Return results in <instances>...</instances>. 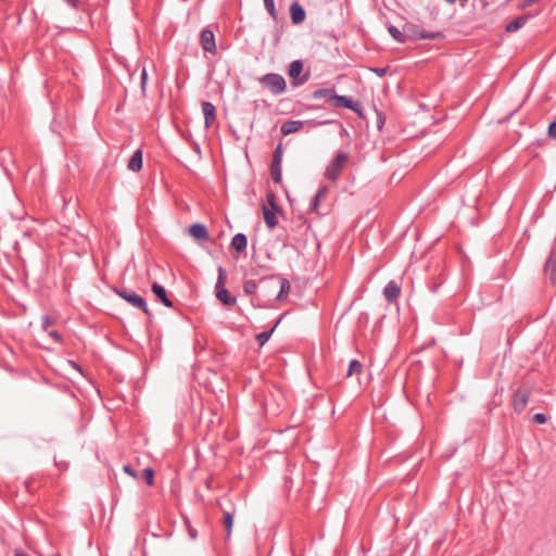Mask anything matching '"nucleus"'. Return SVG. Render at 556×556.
<instances>
[{
	"label": "nucleus",
	"mask_w": 556,
	"mask_h": 556,
	"mask_svg": "<svg viewBox=\"0 0 556 556\" xmlns=\"http://www.w3.org/2000/svg\"><path fill=\"white\" fill-rule=\"evenodd\" d=\"M114 292L132 307L141 309L149 319L153 317L148 307L147 301L136 291L128 288H115Z\"/></svg>",
	"instance_id": "nucleus-1"
},
{
	"label": "nucleus",
	"mask_w": 556,
	"mask_h": 556,
	"mask_svg": "<svg viewBox=\"0 0 556 556\" xmlns=\"http://www.w3.org/2000/svg\"><path fill=\"white\" fill-rule=\"evenodd\" d=\"M258 83L270 91L274 96L286 92L287 84L282 75L277 73H268L257 78Z\"/></svg>",
	"instance_id": "nucleus-2"
},
{
	"label": "nucleus",
	"mask_w": 556,
	"mask_h": 556,
	"mask_svg": "<svg viewBox=\"0 0 556 556\" xmlns=\"http://www.w3.org/2000/svg\"><path fill=\"white\" fill-rule=\"evenodd\" d=\"M225 283L226 271L222 266H219L217 281L215 283L216 299L226 306H233L237 303V299L225 288Z\"/></svg>",
	"instance_id": "nucleus-3"
},
{
	"label": "nucleus",
	"mask_w": 556,
	"mask_h": 556,
	"mask_svg": "<svg viewBox=\"0 0 556 556\" xmlns=\"http://www.w3.org/2000/svg\"><path fill=\"white\" fill-rule=\"evenodd\" d=\"M348 162L349 154L346 152L339 151L326 167L325 177L330 181H336Z\"/></svg>",
	"instance_id": "nucleus-4"
},
{
	"label": "nucleus",
	"mask_w": 556,
	"mask_h": 556,
	"mask_svg": "<svg viewBox=\"0 0 556 556\" xmlns=\"http://www.w3.org/2000/svg\"><path fill=\"white\" fill-rule=\"evenodd\" d=\"M405 39L409 38L413 40H421V39H443L445 36L442 31H427L424 29H419V27L415 24H405L404 26Z\"/></svg>",
	"instance_id": "nucleus-5"
},
{
	"label": "nucleus",
	"mask_w": 556,
	"mask_h": 556,
	"mask_svg": "<svg viewBox=\"0 0 556 556\" xmlns=\"http://www.w3.org/2000/svg\"><path fill=\"white\" fill-rule=\"evenodd\" d=\"M303 68L304 64L302 60H294L289 64L288 75L290 78H292V87L296 88L308 81L311 76L309 72H306L305 74L301 75Z\"/></svg>",
	"instance_id": "nucleus-6"
},
{
	"label": "nucleus",
	"mask_w": 556,
	"mask_h": 556,
	"mask_svg": "<svg viewBox=\"0 0 556 556\" xmlns=\"http://www.w3.org/2000/svg\"><path fill=\"white\" fill-rule=\"evenodd\" d=\"M305 123L311 124L312 126H324L336 123V121L327 119V121H287L281 125L280 131L283 136H288L299 131Z\"/></svg>",
	"instance_id": "nucleus-7"
},
{
	"label": "nucleus",
	"mask_w": 556,
	"mask_h": 556,
	"mask_svg": "<svg viewBox=\"0 0 556 556\" xmlns=\"http://www.w3.org/2000/svg\"><path fill=\"white\" fill-rule=\"evenodd\" d=\"M334 108H345L350 109L359 116L363 115V110L358 102L354 101L351 97L348 96H339L334 92L333 97H331V103Z\"/></svg>",
	"instance_id": "nucleus-8"
},
{
	"label": "nucleus",
	"mask_w": 556,
	"mask_h": 556,
	"mask_svg": "<svg viewBox=\"0 0 556 556\" xmlns=\"http://www.w3.org/2000/svg\"><path fill=\"white\" fill-rule=\"evenodd\" d=\"M531 390L529 388H519L513 394V407L517 414L525 410L528 405Z\"/></svg>",
	"instance_id": "nucleus-9"
},
{
	"label": "nucleus",
	"mask_w": 556,
	"mask_h": 556,
	"mask_svg": "<svg viewBox=\"0 0 556 556\" xmlns=\"http://www.w3.org/2000/svg\"><path fill=\"white\" fill-rule=\"evenodd\" d=\"M544 275L552 285H556V245L551 250L544 264Z\"/></svg>",
	"instance_id": "nucleus-10"
},
{
	"label": "nucleus",
	"mask_w": 556,
	"mask_h": 556,
	"mask_svg": "<svg viewBox=\"0 0 556 556\" xmlns=\"http://www.w3.org/2000/svg\"><path fill=\"white\" fill-rule=\"evenodd\" d=\"M200 41H201L202 49L205 52L216 53L215 36L211 29H208V28L202 29L201 36H200Z\"/></svg>",
	"instance_id": "nucleus-11"
},
{
	"label": "nucleus",
	"mask_w": 556,
	"mask_h": 556,
	"mask_svg": "<svg viewBox=\"0 0 556 556\" xmlns=\"http://www.w3.org/2000/svg\"><path fill=\"white\" fill-rule=\"evenodd\" d=\"M400 294L401 287L394 280H390L383 288V295L388 303H393L400 296Z\"/></svg>",
	"instance_id": "nucleus-12"
},
{
	"label": "nucleus",
	"mask_w": 556,
	"mask_h": 556,
	"mask_svg": "<svg viewBox=\"0 0 556 556\" xmlns=\"http://www.w3.org/2000/svg\"><path fill=\"white\" fill-rule=\"evenodd\" d=\"M202 112L204 115V124L205 127L208 128L213 125V123L216 119V109L215 105L210 101H203L202 104Z\"/></svg>",
	"instance_id": "nucleus-13"
},
{
	"label": "nucleus",
	"mask_w": 556,
	"mask_h": 556,
	"mask_svg": "<svg viewBox=\"0 0 556 556\" xmlns=\"http://www.w3.org/2000/svg\"><path fill=\"white\" fill-rule=\"evenodd\" d=\"M290 17L295 25L303 23L306 17L304 8L296 1L290 5Z\"/></svg>",
	"instance_id": "nucleus-14"
},
{
	"label": "nucleus",
	"mask_w": 556,
	"mask_h": 556,
	"mask_svg": "<svg viewBox=\"0 0 556 556\" xmlns=\"http://www.w3.org/2000/svg\"><path fill=\"white\" fill-rule=\"evenodd\" d=\"M533 16H534L533 14L528 13V14H523V15L516 17L515 20H513L505 26L506 33H515V31L519 30Z\"/></svg>",
	"instance_id": "nucleus-15"
},
{
	"label": "nucleus",
	"mask_w": 556,
	"mask_h": 556,
	"mask_svg": "<svg viewBox=\"0 0 556 556\" xmlns=\"http://www.w3.org/2000/svg\"><path fill=\"white\" fill-rule=\"evenodd\" d=\"M151 290L153 292V294L166 306V307H173V302L172 300L168 298L167 295V292H166V289L157 283V282H153L152 286H151Z\"/></svg>",
	"instance_id": "nucleus-16"
},
{
	"label": "nucleus",
	"mask_w": 556,
	"mask_h": 556,
	"mask_svg": "<svg viewBox=\"0 0 556 556\" xmlns=\"http://www.w3.org/2000/svg\"><path fill=\"white\" fill-rule=\"evenodd\" d=\"M189 233L197 240H207L208 231L205 225L203 224H193L189 227Z\"/></svg>",
	"instance_id": "nucleus-17"
},
{
	"label": "nucleus",
	"mask_w": 556,
	"mask_h": 556,
	"mask_svg": "<svg viewBox=\"0 0 556 556\" xmlns=\"http://www.w3.org/2000/svg\"><path fill=\"white\" fill-rule=\"evenodd\" d=\"M127 168L134 173H137L142 168V150L141 149H138L134 152L130 160L128 161Z\"/></svg>",
	"instance_id": "nucleus-18"
},
{
	"label": "nucleus",
	"mask_w": 556,
	"mask_h": 556,
	"mask_svg": "<svg viewBox=\"0 0 556 556\" xmlns=\"http://www.w3.org/2000/svg\"><path fill=\"white\" fill-rule=\"evenodd\" d=\"M262 210L266 226L269 229L275 228L278 225L276 213H279L280 211H271L267 205H263Z\"/></svg>",
	"instance_id": "nucleus-19"
},
{
	"label": "nucleus",
	"mask_w": 556,
	"mask_h": 556,
	"mask_svg": "<svg viewBox=\"0 0 556 556\" xmlns=\"http://www.w3.org/2000/svg\"><path fill=\"white\" fill-rule=\"evenodd\" d=\"M231 248L236 250L237 252H243L247 249L248 245V238L244 233H237L232 237Z\"/></svg>",
	"instance_id": "nucleus-20"
},
{
	"label": "nucleus",
	"mask_w": 556,
	"mask_h": 556,
	"mask_svg": "<svg viewBox=\"0 0 556 556\" xmlns=\"http://www.w3.org/2000/svg\"><path fill=\"white\" fill-rule=\"evenodd\" d=\"M233 518H235V509L224 510L223 525L226 530V539H229L231 535Z\"/></svg>",
	"instance_id": "nucleus-21"
},
{
	"label": "nucleus",
	"mask_w": 556,
	"mask_h": 556,
	"mask_svg": "<svg viewBox=\"0 0 556 556\" xmlns=\"http://www.w3.org/2000/svg\"><path fill=\"white\" fill-rule=\"evenodd\" d=\"M333 88H320L312 93L313 99H325L327 103H331V97L334 94Z\"/></svg>",
	"instance_id": "nucleus-22"
},
{
	"label": "nucleus",
	"mask_w": 556,
	"mask_h": 556,
	"mask_svg": "<svg viewBox=\"0 0 556 556\" xmlns=\"http://www.w3.org/2000/svg\"><path fill=\"white\" fill-rule=\"evenodd\" d=\"M328 192L329 188L327 186H323L317 190L311 203V211L317 212L321 199H324Z\"/></svg>",
	"instance_id": "nucleus-23"
},
{
	"label": "nucleus",
	"mask_w": 556,
	"mask_h": 556,
	"mask_svg": "<svg viewBox=\"0 0 556 556\" xmlns=\"http://www.w3.org/2000/svg\"><path fill=\"white\" fill-rule=\"evenodd\" d=\"M281 319H282V316H280V318L274 324V326L269 330L263 331L256 336V340H257L260 346H263L270 339L271 334L274 333V331L278 327V325L280 324Z\"/></svg>",
	"instance_id": "nucleus-24"
},
{
	"label": "nucleus",
	"mask_w": 556,
	"mask_h": 556,
	"mask_svg": "<svg viewBox=\"0 0 556 556\" xmlns=\"http://www.w3.org/2000/svg\"><path fill=\"white\" fill-rule=\"evenodd\" d=\"M279 283H280V290H279L278 294L276 295V300L282 301L288 296V293L290 291V282L287 278L280 277Z\"/></svg>",
	"instance_id": "nucleus-25"
},
{
	"label": "nucleus",
	"mask_w": 556,
	"mask_h": 556,
	"mask_svg": "<svg viewBox=\"0 0 556 556\" xmlns=\"http://www.w3.org/2000/svg\"><path fill=\"white\" fill-rule=\"evenodd\" d=\"M388 31H389V34L391 35V37L395 41H397L400 43H404L405 42V33H404V30L401 31L397 27H395L393 25H390L388 27Z\"/></svg>",
	"instance_id": "nucleus-26"
},
{
	"label": "nucleus",
	"mask_w": 556,
	"mask_h": 556,
	"mask_svg": "<svg viewBox=\"0 0 556 556\" xmlns=\"http://www.w3.org/2000/svg\"><path fill=\"white\" fill-rule=\"evenodd\" d=\"M363 370V365L357 359H352L349 364V368L346 371V377H351L353 375H359Z\"/></svg>",
	"instance_id": "nucleus-27"
},
{
	"label": "nucleus",
	"mask_w": 556,
	"mask_h": 556,
	"mask_svg": "<svg viewBox=\"0 0 556 556\" xmlns=\"http://www.w3.org/2000/svg\"><path fill=\"white\" fill-rule=\"evenodd\" d=\"M270 176L274 182L279 184L282 179V170L281 165L273 164L270 165Z\"/></svg>",
	"instance_id": "nucleus-28"
},
{
	"label": "nucleus",
	"mask_w": 556,
	"mask_h": 556,
	"mask_svg": "<svg viewBox=\"0 0 556 556\" xmlns=\"http://www.w3.org/2000/svg\"><path fill=\"white\" fill-rule=\"evenodd\" d=\"M257 289V283L255 280H247L243 283V291L247 295H253L255 294Z\"/></svg>",
	"instance_id": "nucleus-29"
},
{
	"label": "nucleus",
	"mask_w": 556,
	"mask_h": 556,
	"mask_svg": "<svg viewBox=\"0 0 556 556\" xmlns=\"http://www.w3.org/2000/svg\"><path fill=\"white\" fill-rule=\"evenodd\" d=\"M282 155H283L282 144L279 143L276 147V149H275V151L273 153V161H271V163L273 164H277V165H281V163H282Z\"/></svg>",
	"instance_id": "nucleus-30"
},
{
	"label": "nucleus",
	"mask_w": 556,
	"mask_h": 556,
	"mask_svg": "<svg viewBox=\"0 0 556 556\" xmlns=\"http://www.w3.org/2000/svg\"><path fill=\"white\" fill-rule=\"evenodd\" d=\"M264 7L274 21L277 20L275 0H264Z\"/></svg>",
	"instance_id": "nucleus-31"
},
{
	"label": "nucleus",
	"mask_w": 556,
	"mask_h": 556,
	"mask_svg": "<svg viewBox=\"0 0 556 556\" xmlns=\"http://www.w3.org/2000/svg\"><path fill=\"white\" fill-rule=\"evenodd\" d=\"M142 477L146 480L148 485H153L154 483V470L151 467H147L142 471Z\"/></svg>",
	"instance_id": "nucleus-32"
},
{
	"label": "nucleus",
	"mask_w": 556,
	"mask_h": 556,
	"mask_svg": "<svg viewBox=\"0 0 556 556\" xmlns=\"http://www.w3.org/2000/svg\"><path fill=\"white\" fill-rule=\"evenodd\" d=\"M266 200L271 211H281V208L278 206L276 202V195L273 192L267 193Z\"/></svg>",
	"instance_id": "nucleus-33"
},
{
	"label": "nucleus",
	"mask_w": 556,
	"mask_h": 556,
	"mask_svg": "<svg viewBox=\"0 0 556 556\" xmlns=\"http://www.w3.org/2000/svg\"><path fill=\"white\" fill-rule=\"evenodd\" d=\"M185 526L188 531V535L191 540H195L198 536V531L195 528L191 525L190 520L188 518H185Z\"/></svg>",
	"instance_id": "nucleus-34"
},
{
	"label": "nucleus",
	"mask_w": 556,
	"mask_h": 556,
	"mask_svg": "<svg viewBox=\"0 0 556 556\" xmlns=\"http://www.w3.org/2000/svg\"><path fill=\"white\" fill-rule=\"evenodd\" d=\"M533 421L538 425H543L547 421V417L543 413H538L533 416Z\"/></svg>",
	"instance_id": "nucleus-35"
},
{
	"label": "nucleus",
	"mask_w": 556,
	"mask_h": 556,
	"mask_svg": "<svg viewBox=\"0 0 556 556\" xmlns=\"http://www.w3.org/2000/svg\"><path fill=\"white\" fill-rule=\"evenodd\" d=\"M123 471L135 479L138 478L137 471L134 469L131 465H124Z\"/></svg>",
	"instance_id": "nucleus-36"
},
{
	"label": "nucleus",
	"mask_w": 556,
	"mask_h": 556,
	"mask_svg": "<svg viewBox=\"0 0 556 556\" xmlns=\"http://www.w3.org/2000/svg\"><path fill=\"white\" fill-rule=\"evenodd\" d=\"M547 135L549 138L556 140V119L548 125Z\"/></svg>",
	"instance_id": "nucleus-37"
},
{
	"label": "nucleus",
	"mask_w": 556,
	"mask_h": 556,
	"mask_svg": "<svg viewBox=\"0 0 556 556\" xmlns=\"http://www.w3.org/2000/svg\"><path fill=\"white\" fill-rule=\"evenodd\" d=\"M539 0H521L518 4V9L519 10H525L529 7H531L532 4L536 3Z\"/></svg>",
	"instance_id": "nucleus-38"
},
{
	"label": "nucleus",
	"mask_w": 556,
	"mask_h": 556,
	"mask_svg": "<svg viewBox=\"0 0 556 556\" xmlns=\"http://www.w3.org/2000/svg\"><path fill=\"white\" fill-rule=\"evenodd\" d=\"M371 71L374 73H376L379 77H383L387 74L388 68L387 67H374V68H371Z\"/></svg>",
	"instance_id": "nucleus-39"
},
{
	"label": "nucleus",
	"mask_w": 556,
	"mask_h": 556,
	"mask_svg": "<svg viewBox=\"0 0 556 556\" xmlns=\"http://www.w3.org/2000/svg\"><path fill=\"white\" fill-rule=\"evenodd\" d=\"M63 1L66 2L74 10H77L79 7L78 0H63Z\"/></svg>",
	"instance_id": "nucleus-40"
},
{
	"label": "nucleus",
	"mask_w": 556,
	"mask_h": 556,
	"mask_svg": "<svg viewBox=\"0 0 556 556\" xmlns=\"http://www.w3.org/2000/svg\"><path fill=\"white\" fill-rule=\"evenodd\" d=\"M49 336L55 339L56 341H61V334L56 330H52L49 332Z\"/></svg>",
	"instance_id": "nucleus-41"
},
{
	"label": "nucleus",
	"mask_w": 556,
	"mask_h": 556,
	"mask_svg": "<svg viewBox=\"0 0 556 556\" xmlns=\"http://www.w3.org/2000/svg\"><path fill=\"white\" fill-rule=\"evenodd\" d=\"M276 279V276L275 275H271V276H268V277H264L261 279V282H264V281H267V280H274Z\"/></svg>",
	"instance_id": "nucleus-42"
},
{
	"label": "nucleus",
	"mask_w": 556,
	"mask_h": 556,
	"mask_svg": "<svg viewBox=\"0 0 556 556\" xmlns=\"http://www.w3.org/2000/svg\"><path fill=\"white\" fill-rule=\"evenodd\" d=\"M141 79H142V84H144V83H146V79H147V73H146V70H143V71H142Z\"/></svg>",
	"instance_id": "nucleus-43"
},
{
	"label": "nucleus",
	"mask_w": 556,
	"mask_h": 556,
	"mask_svg": "<svg viewBox=\"0 0 556 556\" xmlns=\"http://www.w3.org/2000/svg\"><path fill=\"white\" fill-rule=\"evenodd\" d=\"M383 125V119L381 118V116L379 115V118H378V128L381 129Z\"/></svg>",
	"instance_id": "nucleus-44"
},
{
	"label": "nucleus",
	"mask_w": 556,
	"mask_h": 556,
	"mask_svg": "<svg viewBox=\"0 0 556 556\" xmlns=\"http://www.w3.org/2000/svg\"><path fill=\"white\" fill-rule=\"evenodd\" d=\"M446 3L448 4H454L455 3V0H444Z\"/></svg>",
	"instance_id": "nucleus-45"
},
{
	"label": "nucleus",
	"mask_w": 556,
	"mask_h": 556,
	"mask_svg": "<svg viewBox=\"0 0 556 556\" xmlns=\"http://www.w3.org/2000/svg\"><path fill=\"white\" fill-rule=\"evenodd\" d=\"M307 109H309V110H314V109H318V106H316V105H309Z\"/></svg>",
	"instance_id": "nucleus-46"
},
{
	"label": "nucleus",
	"mask_w": 556,
	"mask_h": 556,
	"mask_svg": "<svg viewBox=\"0 0 556 556\" xmlns=\"http://www.w3.org/2000/svg\"><path fill=\"white\" fill-rule=\"evenodd\" d=\"M47 324H49V318H48V317H46V318H45V324H43V326H46Z\"/></svg>",
	"instance_id": "nucleus-47"
},
{
	"label": "nucleus",
	"mask_w": 556,
	"mask_h": 556,
	"mask_svg": "<svg viewBox=\"0 0 556 556\" xmlns=\"http://www.w3.org/2000/svg\"><path fill=\"white\" fill-rule=\"evenodd\" d=\"M462 2V7H465V2H467L468 0H459Z\"/></svg>",
	"instance_id": "nucleus-48"
}]
</instances>
